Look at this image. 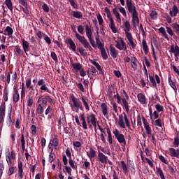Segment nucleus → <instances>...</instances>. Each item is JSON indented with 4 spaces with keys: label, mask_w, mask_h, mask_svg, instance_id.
Wrapping results in <instances>:
<instances>
[{
    "label": "nucleus",
    "mask_w": 179,
    "mask_h": 179,
    "mask_svg": "<svg viewBox=\"0 0 179 179\" xmlns=\"http://www.w3.org/2000/svg\"><path fill=\"white\" fill-rule=\"evenodd\" d=\"M42 9L46 13H48V12H50V7H48V5L45 3H43V5L42 6Z\"/></svg>",
    "instance_id": "nucleus-44"
},
{
    "label": "nucleus",
    "mask_w": 179,
    "mask_h": 179,
    "mask_svg": "<svg viewBox=\"0 0 179 179\" xmlns=\"http://www.w3.org/2000/svg\"><path fill=\"white\" fill-rule=\"evenodd\" d=\"M173 29H175L176 33H179V24H173Z\"/></svg>",
    "instance_id": "nucleus-64"
},
{
    "label": "nucleus",
    "mask_w": 179,
    "mask_h": 179,
    "mask_svg": "<svg viewBox=\"0 0 179 179\" xmlns=\"http://www.w3.org/2000/svg\"><path fill=\"white\" fill-rule=\"evenodd\" d=\"M21 86V100H23V99L26 97V87H24V83H22Z\"/></svg>",
    "instance_id": "nucleus-27"
},
{
    "label": "nucleus",
    "mask_w": 179,
    "mask_h": 179,
    "mask_svg": "<svg viewBox=\"0 0 179 179\" xmlns=\"http://www.w3.org/2000/svg\"><path fill=\"white\" fill-rule=\"evenodd\" d=\"M113 97H114V99H117V103L118 104H121V96H120L118 92H117V94L115 95H114Z\"/></svg>",
    "instance_id": "nucleus-56"
},
{
    "label": "nucleus",
    "mask_w": 179,
    "mask_h": 179,
    "mask_svg": "<svg viewBox=\"0 0 179 179\" xmlns=\"http://www.w3.org/2000/svg\"><path fill=\"white\" fill-rule=\"evenodd\" d=\"M120 164H121L124 174H127L128 173V166H127V164H125L124 161H121Z\"/></svg>",
    "instance_id": "nucleus-31"
},
{
    "label": "nucleus",
    "mask_w": 179,
    "mask_h": 179,
    "mask_svg": "<svg viewBox=\"0 0 179 179\" xmlns=\"http://www.w3.org/2000/svg\"><path fill=\"white\" fill-rule=\"evenodd\" d=\"M120 93L122 96H124V99H129V96H128V94H127V91L124 90H121Z\"/></svg>",
    "instance_id": "nucleus-54"
},
{
    "label": "nucleus",
    "mask_w": 179,
    "mask_h": 179,
    "mask_svg": "<svg viewBox=\"0 0 179 179\" xmlns=\"http://www.w3.org/2000/svg\"><path fill=\"white\" fill-rule=\"evenodd\" d=\"M9 96V90H4V94H3V99H4V101L5 103H6V101H8V96Z\"/></svg>",
    "instance_id": "nucleus-47"
},
{
    "label": "nucleus",
    "mask_w": 179,
    "mask_h": 179,
    "mask_svg": "<svg viewBox=\"0 0 179 179\" xmlns=\"http://www.w3.org/2000/svg\"><path fill=\"white\" fill-rule=\"evenodd\" d=\"M5 4L7 6L8 9L12 12L13 10V5L12 4L11 0H6Z\"/></svg>",
    "instance_id": "nucleus-29"
},
{
    "label": "nucleus",
    "mask_w": 179,
    "mask_h": 179,
    "mask_svg": "<svg viewBox=\"0 0 179 179\" xmlns=\"http://www.w3.org/2000/svg\"><path fill=\"white\" fill-rule=\"evenodd\" d=\"M179 146V137H176L173 141V148H178Z\"/></svg>",
    "instance_id": "nucleus-50"
},
{
    "label": "nucleus",
    "mask_w": 179,
    "mask_h": 179,
    "mask_svg": "<svg viewBox=\"0 0 179 179\" xmlns=\"http://www.w3.org/2000/svg\"><path fill=\"white\" fill-rule=\"evenodd\" d=\"M80 121H82V125L83 129H87V124L86 123V118H85V114H81L80 115Z\"/></svg>",
    "instance_id": "nucleus-22"
},
{
    "label": "nucleus",
    "mask_w": 179,
    "mask_h": 179,
    "mask_svg": "<svg viewBox=\"0 0 179 179\" xmlns=\"http://www.w3.org/2000/svg\"><path fill=\"white\" fill-rule=\"evenodd\" d=\"M119 125L121 128H125V123L124 122V116L122 115H119Z\"/></svg>",
    "instance_id": "nucleus-33"
},
{
    "label": "nucleus",
    "mask_w": 179,
    "mask_h": 179,
    "mask_svg": "<svg viewBox=\"0 0 179 179\" xmlns=\"http://www.w3.org/2000/svg\"><path fill=\"white\" fill-rule=\"evenodd\" d=\"M101 51V55L103 58V59H107L108 58V56L107 55V52L106 51V48H102L99 49Z\"/></svg>",
    "instance_id": "nucleus-30"
},
{
    "label": "nucleus",
    "mask_w": 179,
    "mask_h": 179,
    "mask_svg": "<svg viewBox=\"0 0 179 179\" xmlns=\"http://www.w3.org/2000/svg\"><path fill=\"white\" fill-rule=\"evenodd\" d=\"M154 125L155 127H159V128H162L163 127V124H162V119H157L155 121Z\"/></svg>",
    "instance_id": "nucleus-40"
},
{
    "label": "nucleus",
    "mask_w": 179,
    "mask_h": 179,
    "mask_svg": "<svg viewBox=\"0 0 179 179\" xmlns=\"http://www.w3.org/2000/svg\"><path fill=\"white\" fill-rule=\"evenodd\" d=\"M71 100H72V101L73 103V106H74V107H76V108L82 103V102H80L79 101V99L75 97V96H71Z\"/></svg>",
    "instance_id": "nucleus-24"
},
{
    "label": "nucleus",
    "mask_w": 179,
    "mask_h": 179,
    "mask_svg": "<svg viewBox=\"0 0 179 179\" xmlns=\"http://www.w3.org/2000/svg\"><path fill=\"white\" fill-rule=\"evenodd\" d=\"M159 33L162 34V36H163V37H164V38H166L168 41L169 40V36L167 35V32H166V29H164V27H161L159 29Z\"/></svg>",
    "instance_id": "nucleus-26"
},
{
    "label": "nucleus",
    "mask_w": 179,
    "mask_h": 179,
    "mask_svg": "<svg viewBox=\"0 0 179 179\" xmlns=\"http://www.w3.org/2000/svg\"><path fill=\"white\" fill-rule=\"evenodd\" d=\"M137 99L141 104H146V96L145 94L140 93L137 95Z\"/></svg>",
    "instance_id": "nucleus-16"
},
{
    "label": "nucleus",
    "mask_w": 179,
    "mask_h": 179,
    "mask_svg": "<svg viewBox=\"0 0 179 179\" xmlns=\"http://www.w3.org/2000/svg\"><path fill=\"white\" fill-rule=\"evenodd\" d=\"M169 85L171 86V87H172V89H173V90H177V85L176 84V82L173 81V80L171 81V83H169Z\"/></svg>",
    "instance_id": "nucleus-57"
},
{
    "label": "nucleus",
    "mask_w": 179,
    "mask_h": 179,
    "mask_svg": "<svg viewBox=\"0 0 179 179\" xmlns=\"http://www.w3.org/2000/svg\"><path fill=\"white\" fill-rule=\"evenodd\" d=\"M113 14L115 15V17H120L121 15L118 12V10L115 8L113 9Z\"/></svg>",
    "instance_id": "nucleus-63"
},
{
    "label": "nucleus",
    "mask_w": 179,
    "mask_h": 179,
    "mask_svg": "<svg viewBox=\"0 0 179 179\" xmlns=\"http://www.w3.org/2000/svg\"><path fill=\"white\" fill-rule=\"evenodd\" d=\"M97 19L99 26H103V23H104V21L103 20V17H101V15L99 14L97 16Z\"/></svg>",
    "instance_id": "nucleus-49"
},
{
    "label": "nucleus",
    "mask_w": 179,
    "mask_h": 179,
    "mask_svg": "<svg viewBox=\"0 0 179 179\" xmlns=\"http://www.w3.org/2000/svg\"><path fill=\"white\" fill-rule=\"evenodd\" d=\"M73 31L76 34L77 40H78V41L81 43L84 48H86L89 51H93V48H92L90 43L87 42V40H86V38H85V36H80V34H79L78 31H76V29H73Z\"/></svg>",
    "instance_id": "nucleus-2"
},
{
    "label": "nucleus",
    "mask_w": 179,
    "mask_h": 179,
    "mask_svg": "<svg viewBox=\"0 0 179 179\" xmlns=\"http://www.w3.org/2000/svg\"><path fill=\"white\" fill-rule=\"evenodd\" d=\"M155 108L157 110V112L158 113H161V111H163V110L164 109L163 106L160 105V103H157L155 105Z\"/></svg>",
    "instance_id": "nucleus-42"
},
{
    "label": "nucleus",
    "mask_w": 179,
    "mask_h": 179,
    "mask_svg": "<svg viewBox=\"0 0 179 179\" xmlns=\"http://www.w3.org/2000/svg\"><path fill=\"white\" fill-rule=\"evenodd\" d=\"M20 99V95L19 94H13V101L14 104H16V103H17V101H19Z\"/></svg>",
    "instance_id": "nucleus-38"
},
{
    "label": "nucleus",
    "mask_w": 179,
    "mask_h": 179,
    "mask_svg": "<svg viewBox=\"0 0 179 179\" xmlns=\"http://www.w3.org/2000/svg\"><path fill=\"white\" fill-rule=\"evenodd\" d=\"M87 156L90 159H93V157H96V150L93 148H90V152H87Z\"/></svg>",
    "instance_id": "nucleus-28"
},
{
    "label": "nucleus",
    "mask_w": 179,
    "mask_h": 179,
    "mask_svg": "<svg viewBox=\"0 0 179 179\" xmlns=\"http://www.w3.org/2000/svg\"><path fill=\"white\" fill-rule=\"evenodd\" d=\"M113 134H114L115 138L120 143H123L125 146L127 145V141H125V136L124 134H121L118 129H115L113 130Z\"/></svg>",
    "instance_id": "nucleus-4"
},
{
    "label": "nucleus",
    "mask_w": 179,
    "mask_h": 179,
    "mask_svg": "<svg viewBox=\"0 0 179 179\" xmlns=\"http://www.w3.org/2000/svg\"><path fill=\"white\" fill-rule=\"evenodd\" d=\"M68 1L71 5L72 8H74V9H78V4H76V2H75V0H68Z\"/></svg>",
    "instance_id": "nucleus-51"
},
{
    "label": "nucleus",
    "mask_w": 179,
    "mask_h": 179,
    "mask_svg": "<svg viewBox=\"0 0 179 179\" xmlns=\"http://www.w3.org/2000/svg\"><path fill=\"white\" fill-rule=\"evenodd\" d=\"M36 111L37 114H41V113L44 111V108H43V106H41V104H39Z\"/></svg>",
    "instance_id": "nucleus-53"
},
{
    "label": "nucleus",
    "mask_w": 179,
    "mask_h": 179,
    "mask_svg": "<svg viewBox=\"0 0 179 179\" xmlns=\"http://www.w3.org/2000/svg\"><path fill=\"white\" fill-rule=\"evenodd\" d=\"M78 51H79L80 54L81 55H83V57L87 55V52H85V48H80L78 49Z\"/></svg>",
    "instance_id": "nucleus-62"
},
{
    "label": "nucleus",
    "mask_w": 179,
    "mask_h": 179,
    "mask_svg": "<svg viewBox=\"0 0 179 179\" xmlns=\"http://www.w3.org/2000/svg\"><path fill=\"white\" fill-rule=\"evenodd\" d=\"M166 31H167L168 34H169V36H171V37H173V36L174 35V32H173V29H171V28H170V27H166Z\"/></svg>",
    "instance_id": "nucleus-60"
},
{
    "label": "nucleus",
    "mask_w": 179,
    "mask_h": 179,
    "mask_svg": "<svg viewBox=\"0 0 179 179\" xmlns=\"http://www.w3.org/2000/svg\"><path fill=\"white\" fill-rule=\"evenodd\" d=\"M98 160H99L102 164H107L108 157L106 156L103 152L98 151Z\"/></svg>",
    "instance_id": "nucleus-6"
},
{
    "label": "nucleus",
    "mask_w": 179,
    "mask_h": 179,
    "mask_svg": "<svg viewBox=\"0 0 179 179\" xmlns=\"http://www.w3.org/2000/svg\"><path fill=\"white\" fill-rule=\"evenodd\" d=\"M144 128L147 132V135H152V129L149 124L144 126Z\"/></svg>",
    "instance_id": "nucleus-46"
},
{
    "label": "nucleus",
    "mask_w": 179,
    "mask_h": 179,
    "mask_svg": "<svg viewBox=\"0 0 179 179\" xmlns=\"http://www.w3.org/2000/svg\"><path fill=\"white\" fill-rule=\"evenodd\" d=\"M105 13L107 15V17L109 19L110 22V30L113 31V33H117V27H115V23L114 22V19H113V15H111V11H110V9L108 8H105Z\"/></svg>",
    "instance_id": "nucleus-3"
},
{
    "label": "nucleus",
    "mask_w": 179,
    "mask_h": 179,
    "mask_svg": "<svg viewBox=\"0 0 179 179\" xmlns=\"http://www.w3.org/2000/svg\"><path fill=\"white\" fill-rule=\"evenodd\" d=\"M128 100L129 99H127L124 95H122V107L125 108L126 113H129V104L128 103Z\"/></svg>",
    "instance_id": "nucleus-7"
},
{
    "label": "nucleus",
    "mask_w": 179,
    "mask_h": 179,
    "mask_svg": "<svg viewBox=\"0 0 179 179\" xmlns=\"http://www.w3.org/2000/svg\"><path fill=\"white\" fill-rule=\"evenodd\" d=\"M66 44H69V49L72 51H76V45L75 44V42L72 40V38H67L65 41Z\"/></svg>",
    "instance_id": "nucleus-8"
},
{
    "label": "nucleus",
    "mask_w": 179,
    "mask_h": 179,
    "mask_svg": "<svg viewBox=\"0 0 179 179\" xmlns=\"http://www.w3.org/2000/svg\"><path fill=\"white\" fill-rule=\"evenodd\" d=\"M6 103H1V106H0V115L5 116V110H6Z\"/></svg>",
    "instance_id": "nucleus-35"
},
{
    "label": "nucleus",
    "mask_w": 179,
    "mask_h": 179,
    "mask_svg": "<svg viewBox=\"0 0 179 179\" xmlns=\"http://www.w3.org/2000/svg\"><path fill=\"white\" fill-rule=\"evenodd\" d=\"M179 13L178 8H177L176 5H174L173 6L172 10H170L169 15L171 16V17H176L177 16V14Z\"/></svg>",
    "instance_id": "nucleus-13"
},
{
    "label": "nucleus",
    "mask_w": 179,
    "mask_h": 179,
    "mask_svg": "<svg viewBox=\"0 0 179 179\" xmlns=\"http://www.w3.org/2000/svg\"><path fill=\"white\" fill-rule=\"evenodd\" d=\"M18 176L20 179H23V163L18 162Z\"/></svg>",
    "instance_id": "nucleus-17"
},
{
    "label": "nucleus",
    "mask_w": 179,
    "mask_h": 179,
    "mask_svg": "<svg viewBox=\"0 0 179 179\" xmlns=\"http://www.w3.org/2000/svg\"><path fill=\"white\" fill-rule=\"evenodd\" d=\"M73 16L76 19H82L83 17V15H82V12L80 11H73Z\"/></svg>",
    "instance_id": "nucleus-34"
},
{
    "label": "nucleus",
    "mask_w": 179,
    "mask_h": 179,
    "mask_svg": "<svg viewBox=\"0 0 179 179\" xmlns=\"http://www.w3.org/2000/svg\"><path fill=\"white\" fill-rule=\"evenodd\" d=\"M169 52L174 54L175 57H179V46L176 45L174 47V45H171V50H169Z\"/></svg>",
    "instance_id": "nucleus-11"
},
{
    "label": "nucleus",
    "mask_w": 179,
    "mask_h": 179,
    "mask_svg": "<svg viewBox=\"0 0 179 179\" xmlns=\"http://www.w3.org/2000/svg\"><path fill=\"white\" fill-rule=\"evenodd\" d=\"M102 114L106 117V115H108V109L107 108V104L106 103H102L101 105Z\"/></svg>",
    "instance_id": "nucleus-20"
},
{
    "label": "nucleus",
    "mask_w": 179,
    "mask_h": 179,
    "mask_svg": "<svg viewBox=\"0 0 179 179\" xmlns=\"http://www.w3.org/2000/svg\"><path fill=\"white\" fill-rule=\"evenodd\" d=\"M142 45H143L144 53L145 54V55H148V54L149 53V48L148 47V43H146V40L143 39Z\"/></svg>",
    "instance_id": "nucleus-21"
},
{
    "label": "nucleus",
    "mask_w": 179,
    "mask_h": 179,
    "mask_svg": "<svg viewBox=\"0 0 179 179\" xmlns=\"http://www.w3.org/2000/svg\"><path fill=\"white\" fill-rule=\"evenodd\" d=\"M50 113H54V110H52V108H51V106H48L47 108V109L45 110V115H48V114H50Z\"/></svg>",
    "instance_id": "nucleus-59"
},
{
    "label": "nucleus",
    "mask_w": 179,
    "mask_h": 179,
    "mask_svg": "<svg viewBox=\"0 0 179 179\" xmlns=\"http://www.w3.org/2000/svg\"><path fill=\"white\" fill-rule=\"evenodd\" d=\"M15 50H16V52L18 54L19 57H22L24 55V52L20 48V46L19 45H15Z\"/></svg>",
    "instance_id": "nucleus-36"
},
{
    "label": "nucleus",
    "mask_w": 179,
    "mask_h": 179,
    "mask_svg": "<svg viewBox=\"0 0 179 179\" xmlns=\"http://www.w3.org/2000/svg\"><path fill=\"white\" fill-rule=\"evenodd\" d=\"M41 90L43 92H47L48 93H50V90H48V87H47V85H43L41 87Z\"/></svg>",
    "instance_id": "nucleus-61"
},
{
    "label": "nucleus",
    "mask_w": 179,
    "mask_h": 179,
    "mask_svg": "<svg viewBox=\"0 0 179 179\" xmlns=\"http://www.w3.org/2000/svg\"><path fill=\"white\" fill-rule=\"evenodd\" d=\"M126 5L129 13H132V15L138 13V11H136V7H135L132 3V0H127Z\"/></svg>",
    "instance_id": "nucleus-5"
},
{
    "label": "nucleus",
    "mask_w": 179,
    "mask_h": 179,
    "mask_svg": "<svg viewBox=\"0 0 179 179\" xmlns=\"http://www.w3.org/2000/svg\"><path fill=\"white\" fill-rule=\"evenodd\" d=\"M69 164L70 167H71L73 170H76V169H78V166L76 165V163L74 162L73 159H72V158L69 159Z\"/></svg>",
    "instance_id": "nucleus-32"
},
{
    "label": "nucleus",
    "mask_w": 179,
    "mask_h": 179,
    "mask_svg": "<svg viewBox=\"0 0 179 179\" xmlns=\"http://www.w3.org/2000/svg\"><path fill=\"white\" fill-rule=\"evenodd\" d=\"M157 173L159 175L160 178L164 177V173H163V170H162L161 167H157Z\"/></svg>",
    "instance_id": "nucleus-41"
},
{
    "label": "nucleus",
    "mask_w": 179,
    "mask_h": 179,
    "mask_svg": "<svg viewBox=\"0 0 179 179\" xmlns=\"http://www.w3.org/2000/svg\"><path fill=\"white\" fill-rule=\"evenodd\" d=\"M27 92H29V96H33V94H34V88L33 87V85H29L27 87Z\"/></svg>",
    "instance_id": "nucleus-39"
},
{
    "label": "nucleus",
    "mask_w": 179,
    "mask_h": 179,
    "mask_svg": "<svg viewBox=\"0 0 179 179\" xmlns=\"http://www.w3.org/2000/svg\"><path fill=\"white\" fill-rule=\"evenodd\" d=\"M131 20L134 27H136V24H139V17H138V13L132 15Z\"/></svg>",
    "instance_id": "nucleus-18"
},
{
    "label": "nucleus",
    "mask_w": 179,
    "mask_h": 179,
    "mask_svg": "<svg viewBox=\"0 0 179 179\" xmlns=\"http://www.w3.org/2000/svg\"><path fill=\"white\" fill-rule=\"evenodd\" d=\"M22 42L24 52L26 54V55H27V52H29L30 50V43H29V42L24 39H22Z\"/></svg>",
    "instance_id": "nucleus-10"
},
{
    "label": "nucleus",
    "mask_w": 179,
    "mask_h": 179,
    "mask_svg": "<svg viewBox=\"0 0 179 179\" xmlns=\"http://www.w3.org/2000/svg\"><path fill=\"white\" fill-rule=\"evenodd\" d=\"M97 35L95 37L96 45L98 46L99 50L104 48V43H101L100 41V36H99V31L96 32Z\"/></svg>",
    "instance_id": "nucleus-14"
},
{
    "label": "nucleus",
    "mask_w": 179,
    "mask_h": 179,
    "mask_svg": "<svg viewBox=\"0 0 179 179\" xmlns=\"http://www.w3.org/2000/svg\"><path fill=\"white\" fill-rule=\"evenodd\" d=\"M109 50H110V54L112 58H114V59L117 58V55H118V52L117 51L115 48L113 46V45H110Z\"/></svg>",
    "instance_id": "nucleus-12"
},
{
    "label": "nucleus",
    "mask_w": 179,
    "mask_h": 179,
    "mask_svg": "<svg viewBox=\"0 0 179 179\" xmlns=\"http://www.w3.org/2000/svg\"><path fill=\"white\" fill-rule=\"evenodd\" d=\"M150 16L151 19H152L153 20H156V19H157V12H156L155 10L152 11Z\"/></svg>",
    "instance_id": "nucleus-43"
},
{
    "label": "nucleus",
    "mask_w": 179,
    "mask_h": 179,
    "mask_svg": "<svg viewBox=\"0 0 179 179\" xmlns=\"http://www.w3.org/2000/svg\"><path fill=\"white\" fill-rule=\"evenodd\" d=\"M124 27H125L124 32L126 34V37L130 45H131L132 48H135V47H136V44L134 43V38L132 37V34L129 32L131 30V24L129 23V21L124 22Z\"/></svg>",
    "instance_id": "nucleus-1"
},
{
    "label": "nucleus",
    "mask_w": 179,
    "mask_h": 179,
    "mask_svg": "<svg viewBox=\"0 0 179 179\" xmlns=\"http://www.w3.org/2000/svg\"><path fill=\"white\" fill-rule=\"evenodd\" d=\"M66 172L68 173L69 176H72V169H71V167L69 166H66V165H65L64 166Z\"/></svg>",
    "instance_id": "nucleus-58"
},
{
    "label": "nucleus",
    "mask_w": 179,
    "mask_h": 179,
    "mask_svg": "<svg viewBox=\"0 0 179 179\" xmlns=\"http://www.w3.org/2000/svg\"><path fill=\"white\" fill-rule=\"evenodd\" d=\"M149 78H150V82L152 85V87L156 89V87H157V84H156V80H155V77H153L152 76H149Z\"/></svg>",
    "instance_id": "nucleus-37"
},
{
    "label": "nucleus",
    "mask_w": 179,
    "mask_h": 179,
    "mask_svg": "<svg viewBox=\"0 0 179 179\" xmlns=\"http://www.w3.org/2000/svg\"><path fill=\"white\" fill-rule=\"evenodd\" d=\"M15 169H16V167H14V166L10 167L8 171V176H12V174L15 173Z\"/></svg>",
    "instance_id": "nucleus-52"
},
{
    "label": "nucleus",
    "mask_w": 179,
    "mask_h": 179,
    "mask_svg": "<svg viewBox=\"0 0 179 179\" xmlns=\"http://www.w3.org/2000/svg\"><path fill=\"white\" fill-rule=\"evenodd\" d=\"M77 30H78V33H80V34H85V28L83 27V26L79 25L78 27Z\"/></svg>",
    "instance_id": "nucleus-48"
},
{
    "label": "nucleus",
    "mask_w": 179,
    "mask_h": 179,
    "mask_svg": "<svg viewBox=\"0 0 179 179\" xmlns=\"http://www.w3.org/2000/svg\"><path fill=\"white\" fill-rule=\"evenodd\" d=\"M51 142V145L52 146H55V148H57L58 146V145H59V140L58 139V138H57V136H55V137L50 140Z\"/></svg>",
    "instance_id": "nucleus-25"
},
{
    "label": "nucleus",
    "mask_w": 179,
    "mask_h": 179,
    "mask_svg": "<svg viewBox=\"0 0 179 179\" xmlns=\"http://www.w3.org/2000/svg\"><path fill=\"white\" fill-rule=\"evenodd\" d=\"M81 101H83V106L85 107V109L89 111L90 108H89V104L87 103V102L86 101V99H85V98L82 97L81 98Z\"/></svg>",
    "instance_id": "nucleus-45"
},
{
    "label": "nucleus",
    "mask_w": 179,
    "mask_h": 179,
    "mask_svg": "<svg viewBox=\"0 0 179 179\" xmlns=\"http://www.w3.org/2000/svg\"><path fill=\"white\" fill-rule=\"evenodd\" d=\"M4 36H8V37H12V34H13V29L12 27L8 26L3 31Z\"/></svg>",
    "instance_id": "nucleus-15"
},
{
    "label": "nucleus",
    "mask_w": 179,
    "mask_h": 179,
    "mask_svg": "<svg viewBox=\"0 0 179 179\" xmlns=\"http://www.w3.org/2000/svg\"><path fill=\"white\" fill-rule=\"evenodd\" d=\"M29 97L27 100V106L31 107L33 106V97H30V95H28Z\"/></svg>",
    "instance_id": "nucleus-55"
},
{
    "label": "nucleus",
    "mask_w": 179,
    "mask_h": 179,
    "mask_svg": "<svg viewBox=\"0 0 179 179\" xmlns=\"http://www.w3.org/2000/svg\"><path fill=\"white\" fill-rule=\"evenodd\" d=\"M91 117V124L93 125L95 131H96V128H97V122H96L97 119H96V115L92 113L90 115Z\"/></svg>",
    "instance_id": "nucleus-19"
},
{
    "label": "nucleus",
    "mask_w": 179,
    "mask_h": 179,
    "mask_svg": "<svg viewBox=\"0 0 179 179\" xmlns=\"http://www.w3.org/2000/svg\"><path fill=\"white\" fill-rule=\"evenodd\" d=\"M83 66L80 64V63H73L72 64V68L74 71L76 72H79L80 69H82Z\"/></svg>",
    "instance_id": "nucleus-23"
},
{
    "label": "nucleus",
    "mask_w": 179,
    "mask_h": 179,
    "mask_svg": "<svg viewBox=\"0 0 179 179\" xmlns=\"http://www.w3.org/2000/svg\"><path fill=\"white\" fill-rule=\"evenodd\" d=\"M169 155L171 157H176L179 159V149L176 150L173 148H169Z\"/></svg>",
    "instance_id": "nucleus-9"
}]
</instances>
